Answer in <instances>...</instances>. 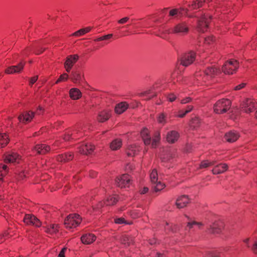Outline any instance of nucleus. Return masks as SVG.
Masks as SVG:
<instances>
[{
  "label": "nucleus",
  "mask_w": 257,
  "mask_h": 257,
  "mask_svg": "<svg viewBox=\"0 0 257 257\" xmlns=\"http://www.w3.org/2000/svg\"><path fill=\"white\" fill-rule=\"evenodd\" d=\"M193 108V106L192 105H188L185 110H184L186 113H188L190 112Z\"/></svg>",
  "instance_id": "338daca9"
},
{
  "label": "nucleus",
  "mask_w": 257,
  "mask_h": 257,
  "mask_svg": "<svg viewBox=\"0 0 257 257\" xmlns=\"http://www.w3.org/2000/svg\"><path fill=\"white\" fill-rule=\"evenodd\" d=\"M189 203V199L186 195L179 197L176 201V205L178 208L181 209L186 206Z\"/></svg>",
  "instance_id": "2eb2a0df"
},
{
  "label": "nucleus",
  "mask_w": 257,
  "mask_h": 257,
  "mask_svg": "<svg viewBox=\"0 0 257 257\" xmlns=\"http://www.w3.org/2000/svg\"><path fill=\"white\" fill-rule=\"evenodd\" d=\"M111 116L110 111L103 110L100 112L97 116V120L100 122H103L107 120Z\"/></svg>",
  "instance_id": "b1692460"
},
{
  "label": "nucleus",
  "mask_w": 257,
  "mask_h": 257,
  "mask_svg": "<svg viewBox=\"0 0 257 257\" xmlns=\"http://www.w3.org/2000/svg\"><path fill=\"white\" fill-rule=\"evenodd\" d=\"M228 166L226 164H219L216 165L212 170L213 174L217 175L224 173L227 170Z\"/></svg>",
  "instance_id": "412c9836"
},
{
  "label": "nucleus",
  "mask_w": 257,
  "mask_h": 257,
  "mask_svg": "<svg viewBox=\"0 0 257 257\" xmlns=\"http://www.w3.org/2000/svg\"><path fill=\"white\" fill-rule=\"evenodd\" d=\"M70 79L75 83L80 84L83 81V76L79 71H72L71 74Z\"/></svg>",
  "instance_id": "aec40b11"
},
{
  "label": "nucleus",
  "mask_w": 257,
  "mask_h": 257,
  "mask_svg": "<svg viewBox=\"0 0 257 257\" xmlns=\"http://www.w3.org/2000/svg\"><path fill=\"white\" fill-rule=\"evenodd\" d=\"M139 151V148L136 145L130 146L127 150L126 154L128 157H133L136 155Z\"/></svg>",
  "instance_id": "c85d7f7f"
},
{
  "label": "nucleus",
  "mask_w": 257,
  "mask_h": 257,
  "mask_svg": "<svg viewBox=\"0 0 257 257\" xmlns=\"http://www.w3.org/2000/svg\"><path fill=\"white\" fill-rule=\"evenodd\" d=\"M139 95L141 97H147L146 99L149 100L151 99L153 97L156 96V94L153 92L152 89H150L139 93Z\"/></svg>",
  "instance_id": "72a5a7b5"
},
{
  "label": "nucleus",
  "mask_w": 257,
  "mask_h": 257,
  "mask_svg": "<svg viewBox=\"0 0 257 257\" xmlns=\"http://www.w3.org/2000/svg\"><path fill=\"white\" fill-rule=\"evenodd\" d=\"M25 176H26V174L24 172H22L19 175V178L20 179H23Z\"/></svg>",
  "instance_id": "774afa93"
},
{
  "label": "nucleus",
  "mask_w": 257,
  "mask_h": 257,
  "mask_svg": "<svg viewBox=\"0 0 257 257\" xmlns=\"http://www.w3.org/2000/svg\"><path fill=\"white\" fill-rule=\"evenodd\" d=\"M115 223L117 224H130V223L127 222L126 221L124 220L123 218H118L115 219Z\"/></svg>",
  "instance_id": "09e8293b"
},
{
  "label": "nucleus",
  "mask_w": 257,
  "mask_h": 257,
  "mask_svg": "<svg viewBox=\"0 0 257 257\" xmlns=\"http://www.w3.org/2000/svg\"><path fill=\"white\" fill-rule=\"evenodd\" d=\"M187 113H186L185 111L181 110L179 112L178 116L180 117H183Z\"/></svg>",
  "instance_id": "e2e57ef3"
},
{
  "label": "nucleus",
  "mask_w": 257,
  "mask_h": 257,
  "mask_svg": "<svg viewBox=\"0 0 257 257\" xmlns=\"http://www.w3.org/2000/svg\"><path fill=\"white\" fill-rule=\"evenodd\" d=\"M79 58L77 55H70L66 58L64 63V67L67 72H69L73 65L77 62Z\"/></svg>",
  "instance_id": "9b49d317"
},
{
  "label": "nucleus",
  "mask_w": 257,
  "mask_h": 257,
  "mask_svg": "<svg viewBox=\"0 0 257 257\" xmlns=\"http://www.w3.org/2000/svg\"><path fill=\"white\" fill-rule=\"evenodd\" d=\"M152 185L153 188L155 192H158L162 190L165 187V185L164 184L162 183L160 181H158L157 183L152 184Z\"/></svg>",
  "instance_id": "58836bf2"
},
{
  "label": "nucleus",
  "mask_w": 257,
  "mask_h": 257,
  "mask_svg": "<svg viewBox=\"0 0 257 257\" xmlns=\"http://www.w3.org/2000/svg\"><path fill=\"white\" fill-rule=\"evenodd\" d=\"M22 158L21 156L16 153L12 152L6 155L4 158L5 162L11 163H19Z\"/></svg>",
  "instance_id": "f8f14e48"
},
{
  "label": "nucleus",
  "mask_w": 257,
  "mask_h": 257,
  "mask_svg": "<svg viewBox=\"0 0 257 257\" xmlns=\"http://www.w3.org/2000/svg\"><path fill=\"white\" fill-rule=\"evenodd\" d=\"M130 214L132 218H136L141 216V212L138 210H134L130 212Z\"/></svg>",
  "instance_id": "a18cd8bd"
},
{
  "label": "nucleus",
  "mask_w": 257,
  "mask_h": 257,
  "mask_svg": "<svg viewBox=\"0 0 257 257\" xmlns=\"http://www.w3.org/2000/svg\"><path fill=\"white\" fill-rule=\"evenodd\" d=\"M251 250L254 254H257V240H255L253 243Z\"/></svg>",
  "instance_id": "864d4df0"
},
{
  "label": "nucleus",
  "mask_w": 257,
  "mask_h": 257,
  "mask_svg": "<svg viewBox=\"0 0 257 257\" xmlns=\"http://www.w3.org/2000/svg\"><path fill=\"white\" fill-rule=\"evenodd\" d=\"M194 225H198L199 227L202 225V224L200 222H197L195 221L189 222L188 223L186 229L188 228L189 229H190L192 228Z\"/></svg>",
  "instance_id": "de8ad7c7"
},
{
  "label": "nucleus",
  "mask_w": 257,
  "mask_h": 257,
  "mask_svg": "<svg viewBox=\"0 0 257 257\" xmlns=\"http://www.w3.org/2000/svg\"><path fill=\"white\" fill-rule=\"evenodd\" d=\"M238 68V62L235 60L227 61L222 67V71L226 74H233Z\"/></svg>",
  "instance_id": "20e7f679"
},
{
  "label": "nucleus",
  "mask_w": 257,
  "mask_h": 257,
  "mask_svg": "<svg viewBox=\"0 0 257 257\" xmlns=\"http://www.w3.org/2000/svg\"><path fill=\"white\" fill-rule=\"evenodd\" d=\"M25 64L26 62L22 61L17 65L10 66L5 70V73L8 74L20 73L23 70Z\"/></svg>",
  "instance_id": "9d476101"
},
{
  "label": "nucleus",
  "mask_w": 257,
  "mask_h": 257,
  "mask_svg": "<svg viewBox=\"0 0 257 257\" xmlns=\"http://www.w3.org/2000/svg\"><path fill=\"white\" fill-rule=\"evenodd\" d=\"M34 150L39 154H45L50 151V148L49 146L45 144H39L36 145Z\"/></svg>",
  "instance_id": "4be33fe9"
},
{
  "label": "nucleus",
  "mask_w": 257,
  "mask_h": 257,
  "mask_svg": "<svg viewBox=\"0 0 257 257\" xmlns=\"http://www.w3.org/2000/svg\"><path fill=\"white\" fill-rule=\"evenodd\" d=\"M189 30V26L185 22L179 23L175 25L172 30H166L167 34L173 33L180 36H184L188 34Z\"/></svg>",
  "instance_id": "7ed1b4c3"
},
{
  "label": "nucleus",
  "mask_w": 257,
  "mask_h": 257,
  "mask_svg": "<svg viewBox=\"0 0 257 257\" xmlns=\"http://www.w3.org/2000/svg\"><path fill=\"white\" fill-rule=\"evenodd\" d=\"M142 138L146 145H148L151 143V137L149 135V130L147 128H144L141 132Z\"/></svg>",
  "instance_id": "393cba45"
},
{
  "label": "nucleus",
  "mask_w": 257,
  "mask_h": 257,
  "mask_svg": "<svg viewBox=\"0 0 257 257\" xmlns=\"http://www.w3.org/2000/svg\"><path fill=\"white\" fill-rule=\"evenodd\" d=\"M204 74L208 78H212L218 73V70L213 66L208 67L204 71Z\"/></svg>",
  "instance_id": "bb28decb"
},
{
  "label": "nucleus",
  "mask_w": 257,
  "mask_h": 257,
  "mask_svg": "<svg viewBox=\"0 0 257 257\" xmlns=\"http://www.w3.org/2000/svg\"><path fill=\"white\" fill-rule=\"evenodd\" d=\"M131 177L128 174H123L118 177L115 180L116 185L120 188H125L130 186L131 184Z\"/></svg>",
  "instance_id": "0eeeda50"
},
{
  "label": "nucleus",
  "mask_w": 257,
  "mask_h": 257,
  "mask_svg": "<svg viewBox=\"0 0 257 257\" xmlns=\"http://www.w3.org/2000/svg\"><path fill=\"white\" fill-rule=\"evenodd\" d=\"M112 36H113V35H112V34H108V35H106L103 36H102V37H103V40L109 39H110L111 38H112Z\"/></svg>",
  "instance_id": "69168bd1"
},
{
  "label": "nucleus",
  "mask_w": 257,
  "mask_h": 257,
  "mask_svg": "<svg viewBox=\"0 0 257 257\" xmlns=\"http://www.w3.org/2000/svg\"><path fill=\"white\" fill-rule=\"evenodd\" d=\"M96 238L95 235L92 233H86L81 237V240L83 244H90L93 242Z\"/></svg>",
  "instance_id": "f3484780"
},
{
  "label": "nucleus",
  "mask_w": 257,
  "mask_h": 257,
  "mask_svg": "<svg viewBox=\"0 0 257 257\" xmlns=\"http://www.w3.org/2000/svg\"><path fill=\"white\" fill-rule=\"evenodd\" d=\"M245 83H244L240 84L234 87V90H240V89H242V88H243L245 86Z\"/></svg>",
  "instance_id": "052dcab7"
},
{
  "label": "nucleus",
  "mask_w": 257,
  "mask_h": 257,
  "mask_svg": "<svg viewBox=\"0 0 257 257\" xmlns=\"http://www.w3.org/2000/svg\"><path fill=\"white\" fill-rule=\"evenodd\" d=\"M195 58V54L193 51L185 53L181 59V64L184 66H188L193 63Z\"/></svg>",
  "instance_id": "1a4fd4ad"
},
{
  "label": "nucleus",
  "mask_w": 257,
  "mask_h": 257,
  "mask_svg": "<svg viewBox=\"0 0 257 257\" xmlns=\"http://www.w3.org/2000/svg\"><path fill=\"white\" fill-rule=\"evenodd\" d=\"M59 228V225L56 224H51L48 226L46 228V231L48 233L52 234L56 233L58 232Z\"/></svg>",
  "instance_id": "f704fd0d"
},
{
  "label": "nucleus",
  "mask_w": 257,
  "mask_h": 257,
  "mask_svg": "<svg viewBox=\"0 0 257 257\" xmlns=\"http://www.w3.org/2000/svg\"><path fill=\"white\" fill-rule=\"evenodd\" d=\"M223 227V223L220 221L214 222L210 226L209 230L210 232L213 234L220 233Z\"/></svg>",
  "instance_id": "dca6fc26"
},
{
  "label": "nucleus",
  "mask_w": 257,
  "mask_h": 257,
  "mask_svg": "<svg viewBox=\"0 0 257 257\" xmlns=\"http://www.w3.org/2000/svg\"><path fill=\"white\" fill-rule=\"evenodd\" d=\"M160 140V133L157 132L155 133L153 141H151L152 148H156Z\"/></svg>",
  "instance_id": "4c0bfd02"
},
{
  "label": "nucleus",
  "mask_w": 257,
  "mask_h": 257,
  "mask_svg": "<svg viewBox=\"0 0 257 257\" xmlns=\"http://www.w3.org/2000/svg\"><path fill=\"white\" fill-rule=\"evenodd\" d=\"M129 19L130 18L128 17H125L118 20V23L120 24H123L126 23L129 20Z\"/></svg>",
  "instance_id": "5fc2aeb1"
},
{
  "label": "nucleus",
  "mask_w": 257,
  "mask_h": 257,
  "mask_svg": "<svg viewBox=\"0 0 257 257\" xmlns=\"http://www.w3.org/2000/svg\"><path fill=\"white\" fill-rule=\"evenodd\" d=\"M10 139L6 133H0V148H4L9 143Z\"/></svg>",
  "instance_id": "c756f323"
},
{
  "label": "nucleus",
  "mask_w": 257,
  "mask_h": 257,
  "mask_svg": "<svg viewBox=\"0 0 257 257\" xmlns=\"http://www.w3.org/2000/svg\"><path fill=\"white\" fill-rule=\"evenodd\" d=\"M68 75L66 73H63V74L60 75L59 78L56 81V83L57 84L61 81H66L68 79Z\"/></svg>",
  "instance_id": "49530a36"
},
{
  "label": "nucleus",
  "mask_w": 257,
  "mask_h": 257,
  "mask_svg": "<svg viewBox=\"0 0 257 257\" xmlns=\"http://www.w3.org/2000/svg\"><path fill=\"white\" fill-rule=\"evenodd\" d=\"M180 137L179 133L175 130L169 131L166 135V140L170 144L175 143Z\"/></svg>",
  "instance_id": "ddd939ff"
},
{
  "label": "nucleus",
  "mask_w": 257,
  "mask_h": 257,
  "mask_svg": "<svg viewBox=\"0 0 257 257\" xmlns=\"http://www.w3.org/2000/svg\"><path fill=\"white\" fill-rule=\"evenodd\" d=\"M201 123V120L198 117H194L192 118L190 126L192 128L195 129L198 127Z\"/></svg>",
  "instance_id": "e433bc0d"
},
{
  "label": "nucleus",
  "mask_w": 257,
  "mask_h": 257,
  "mask_svg": "<svg viewBox=\"0 0 257 257\" xmlns=\"http://www.w3.org/2000/svg\"><path fill=\"white\" fill-rule=\"evenodd\" d=\"M128 107V104L126 102H121L116 105L115 111L117 114H121L125 111Z\"/></svg>",
  "instance_id": "a878e982"
},
{
  "label": "nucleus",
  "mask_w": 257,
  "mask_h": 257,
  "mask_svg": "<svg viewBox=\"0 0 257 257\" xmlns=\"http://www.w3.org/2000/svg\"><path fill=\"white\" fill-rule=\"evenodd\" d=\"M219 254L216 251H208L206 252L203 257H218Z\"/></svg>",
  "instance_id": "c03bdc74"
},
{
  "label": "nucleus",
  "mask_w": 257,
  "mask_h": 257,
  "mask_svg": "<svg viewBox=\"0 0 257 257\" xmlns=\"http://www.w3.org/2000/svg\"><path fill=\"white\" fill-rule=\"evenodd\" d=\"M45 48H42L40 50L39 49L36 50L35 51V53L36 55H39V54H41L45 50Z\"/></svg>",
  "instance_id": "0e129e2a"
},
{
  "label": "nucleus",
  "mask_w": 257,
  "mask_h": 257,
  "mask_svg": "<svg viewBox=\"0 0 257 257\" xmlns=\"http://www.w3.org/2000/svg\"><path fill=\"white\" fill-rule=\"evenodd\" d=\"M205 2V0H194L189 5V7L191 10H197L201 8Z\"/></svg>",
  "instance_id": "7c9ffc66"
},
{
  "label": "nucleus",
  "mask_w": 257,
  "mask_h": 257,
  "mask_svg": "<svg viewBox=\"0 0 257 257\" xmlns=\"http://www.w3.org/2000/svg\"><path fill=\"white\" fill-rule=\"evenodd\" d=\"M73 156L72 154H65L59 155L57 158L58 161L60 162H65L71 160L73 159Z\"/></svg>",
  "instance_id": "2f4dec72"
},
{
  "label": "nucleus",
  "mask_w": 257,
  "mask_h": 257,
  "mask_svg": "<svg viewBox=\"0 0 257 257\" xmlns=\"http://www.w3.org/2000/svg\"><path fill=\"white\" fill-rule=\"evenodd\" d=\"M214 41V39L212 36L208 37L205 39V42L207 44H209L210 42H213Z\"/></svg>",
  "instance_id": "bf43d9fd"
},
{
  "label": "nucleus",
  "mask_w": 257,
  "mask_h": 257,
  "mask_svg": "<svg viewBox=\"0 0 257 257\" xmlns=\"http://www.w3.org/2000/svg\"><path fill=\"white\" fill-rule=\"evenodd\" d=\"M212 16L207 14H202L198 18L197 20V30L202 33L206 31L209 27V23L211 21Z\"/></svg>",
  "instance_id": "f03ea898"
},
{
  "label": "nucleus",
  "mask_w": 257,
  "mask_h": 257,
  "mask_svg": "<svg viewBox=\"0 0 257 257\" xmlns=\"http://www.w3.org/2000/svg\"><path fill=\"white\" fill-rule=\"evenodd\" d=\"M94 149V146L91 144H83L79 148V152L84 155L90 154Z\"/></svg>",
  "instance_id": "6ab92c4d"
},
{
  "label": "nucleus",
  "mask_w": 257,
  "mask_h": 257,
  "mask_svg": "<svg viewBox=\"0 0 257 257\" xmlns=\"http://www.w3.org/2000/svg\"><path fill=\"white\" fill-rule=\"evenodd\" d=\"M38 76H35L31 78L30 80V85H32L34 83L38 80Z\"/></svg>",
  "instance_id": "13d9d810"
},
{
  "label": "nucleus",
  "mask_w": 257,
  "mask_h": 257,
  "mask_svg": "<svg viewBox=\"0 0 257 257\" xmlns=\"http://www.w3.org/2000/svg\"><path fill=\"white\" fill-rule=\"evenodd\" d=\"M23 221L27 225H32L36 227H40L41 225L40 220L32 214H26Z\"/></svg>",
  "instance_id": "6e6552de"
},
{
  "label": "nucleus",
  "mask_w": 257,
  "mask_h": 257,
  "mask_svg": "<svg viewBox=\"0 0 257 257\" xmlns=\"http://www.w3.org/2000/svg\"><path fill=\"white\" fill-rule=\"evenodd\" d=\"M175 156V154L174 152L172 151H170L167 153L166 155V157L162 158V161L163 162H167L170 160L171 159L174 158Z\"/></svg>",
  "instance_id": "79ce46f5"
},
{
  "label": "nucleus",
  "mask_w": 257,
  "mask_h": 257,
  "mask_svg": "<svg viewBox=\"0 0 257 257\" xmlns=\"http://www.w3.org/2000/svg\"><path fill=\"white\" fill-rule=\"evenodd\" d=\"M117 200L116 196H109L105 201L99 202L97 208H100L104 204L107 206L113 205L117 202Z\"/></svg>",
  "instance_id": "5701e85b"
},
{
  "label": "nucleus",
  "mask_w": 257,
  "mask_h": 257,
  "mask_svg": "<svg viewBox=\"0 0 257 257\" xmlns=\"http://www.w3.org/2000/svg\"><path fill=\"white\" fill-rule=\"evenodd\" d=\"M66 250V248L64 247L62 249L60 253H59L58 257H65V252Z\"/></svg>",
  "instance_id": "680f3d73"
},
{
  "label": "nucleus",
  "mask_w": 257,
  "mask_h": 257,
  "mask_svg": "<svg viewBox=\"0 0 257 257\" xmlns=\"http://www.w3.org/2000/svg\"><path fill=\"white\" fill-rule=\"evenodd\" d=\"M215 164L214 161L209 162L207 160L202 162L200 165V168H205L210 166L213 165Z\"/></svg>",
  "instance_id": "a19ab883"
},
{
  "label": "nucleus",
  "mask_w": 257,
  "mask_h": 257,
  "mask_svg": "<svg viewBox=\"0 0 257 257\" xmlns=\"http://www.w3.org/2000/svg\"><path fill=\"white\" fill-rule=\"evenodd\" d=\"M73 134L70 132H67L65 136L63 137V140L65 141H68L71 139V136Z\"/></svg>",
  "instance_id": "603ef678"
},
{
  "label": "nucleus",
  "mask_w": 257,
  "mask_h": 257,
  "mask_svg": "<svg viewBox=\"0 0 257 257\" xmlns=\"http://www.w3.org/2000/svg\"><path fill=\"white\" fill-rule=\"evenodd\" d=\"M176 96L174 94H170L168 96V99L170 101L173 102L176 99Z\"/></svg>",
  "instance_id": "6e6d98bb"
},
{
  "label": "nucleus",
  "mask_w": 257,
  "mask_h": 257,
  "mask_svg": "<svg viewBox=\"0 0 257 257\" xmlns=\"http://www.w3.org/2000/svg\"><path fill=\"white\" fill-rule=\"evenodd\" d=\"M239 137L238 133L235 131H230L225 135L224 138L226 141L229 143L235 142Z\"/></svg>",
  "instance_id": "a211bd4d"
},
{
  "label": "nucleus",
  "mask_w": 257,
  "mask_h": 257,
  "mask_svg": "<svg viewBox=\"0 0 257 257\" xmlns=\"http://www.w3.org/2000/svg\"><path fill=\"white\" fill-rule=\"evenodd\" d=\"M192 100V99L190 97H186L184 99H183L181 100V103L182 104H186L190 102Z\"/></svg>",
  "instance_id": "4d7b16f0"
},
{
  "label": "nucleus",
  "mask_w": 257,
  "mask_h": 257,
  "mask_svg": "<svg viewBox=\"0 0 257 257\" xmlns=\"http://www.w3.org/2000/svg\"><path fill=\"white\" fill-rule=\"evenodd\" d=\"M84 31L83 30V29H81L74 33L72 34V36H76V37H79L80 36H82L85 34Z\"/></svg>",
  "instance_id": "8fccbe9b"
},
{
  "label": "nucleus",
  "mask_w": 257,
  "mask_h": 257,
  "mask_svg": "<svg viewBox=\"0 0 257 257\" xmlns=\"http://www.w3.org/2000/svg\"><path fill=\"white\" fill-rule=\"evenodd\" d=\"M81 218L78 214H70L64 220V225L67 228L76 227L81 222Z\"/></svg>",
  "instance_id": "39448f33"
},
{
  "label": "nucleus",
  "mask_w": 257,
  "mask_h": 257,
  "mask_svg": "<svg viewBox=\"0 0 257 257\" xmlns=\"http://www.w3.org/2000/svg\"><path fill=\"white\" fill-rule=\"evenodd\" d=\"M121 241V243L125 245H130L133 243L134 239L132 236L124 234L122 235Z\"/></svg>",
  "instance_id": "473e14b6"
},
{
  "label": "nucleus",
  "mask_w": 257,
  "mask_h": 257,
  "mask_svg": "<svg viewBox=\"0 0 257 257\" xmlns=\"http://www.w3.org/2000/svg\"><path fill=\"white\" fill-rule=\"evenodd\" d=\"M122 145L121 140L118 139L114 140L110 144V147L112 150L119 149Z\"/></svg>",
  "instance_id": "c9c22d12"
},
{
  "label": "nucleus",
  "mask_w": 257,
  "mask_h": 257,
  "mask_svg": "<svg viewBox=\"0 0 257 257\" xmlns=\"http://www.w3.org/2000/svg\"><path fill=\"white\" fill-rule=\"evenodd\" d=\"M150 180L152 184H155L158 181V173L156 170L154 169L150 174Z\"/></svg>",
  "instance_id": "ea45409f"
},
{
  "label": "nucleus",
  "mask_w": 257,
  "mask_h": 257,
  "mask_svg": "<svg viewBox=\"0 0 257 257\" xmlns=\"http://www.w3.org/2000/svg\"><path fill=\"white\" fill-rule=\"evenodd\" d=\"M35 113L33 111H25L18 116L20 122L26 123L30 121L34 116Z\"/></svg>",
  "instance_id": "4468645a"
},
{
  "label": "nucleus",
  "mask_w": 257,
  "mask_h": 257,
  "mask_svg": "<svg viewBox=\"0 0 257 257\" xmlns=\"http://www.w3.org/2000/svg\"><path fill=\"white\" fill-rule=\"evenodd\" d=\"M181 13L179 10L176 9H172L169 12V15L172 17L176 16L178 14Z\"/></svg>",
  "instance_id": "3c124183"
},
{
  "label": "nucleus",
  "mask_w": 257,
  "mask_h": 257,
  "mask_svg": "<svg viewBox=\"0 0 257 257\" xmlns=\"http://www.w3.org/2000/svg\"><path fill=\"white\" fill-rule=\"evenodd\" d=\"M69 95L71 98L73 100H76L80 98L81 92L78 88H73L70 90Z\"/></svg>",
  "instance_id": "cd10ccee"
},
{
  "label": "nucleus",
  "mask_w": 257,
  "mask_h": 257,
  "mask_svg": "<svg viewBox=\"0 0 257 257\" xmlns=\"http://www.w3.org/2000/svg\"><path fill=\"white\" fill-rule=\"evenodd\" d=\"M231 106V101L228 99H222L217 101L214 105V111L216 113L222 114L229 110Z\"/></svg>",
  "instance_id": "f257e3e1"
},
{
  "label": "nucleus",
  "mask_w": 257,
  "mask_h": 257,
  "mask_svg": "<svg viewBox=\"0 0 257 257\" xmlns=\"http://www.w3.org/2000/svg\"><path fill=\"white\" fill-rule=\"evenodd\" d=\"M158 121L159 123L164 125L166 122V116L164 113H162L158 117Z\"/></svg>",
  "instance_id": "37998d69"
},
{
  "label": "nucleus",
  "mask_w": 257,
  "mask_h": 257,
  "mask_svg": "<svg viewBox=\"0 0 257 257\" xmlns=\"http://www.w3.org/2000/svg\"><path fill=\"white\" fill-rule=\"evenodd\" d=\"M257 104L255 100L251 99H245L241 104V109L244 112L249 113L256 107Z\"/></svg>",
  "instance_id": "423d86ee"
}]
</instances>
